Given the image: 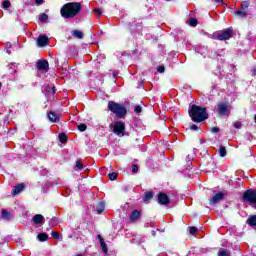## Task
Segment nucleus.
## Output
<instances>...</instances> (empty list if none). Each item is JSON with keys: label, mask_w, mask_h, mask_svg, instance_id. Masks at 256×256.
<instances>
[{"label": "nucleus", "mask_w": 256, "mask_h": 256, "mask_svg": "<svg viewBox=\"0 0 256 256\" xmlns=\"http://www.w3.org/2000/svg\"><path fill=\"white\" fill-rule=\"evenodd\" d=\"M108 177L110 181H115V179H117V173H109Z\"/></svg>", "instance_id": "f704fd0d"}, {"label": "nucleus", "mask_w": 256, "mask_h": 256, "mask_svg": "<svg viewBox=\"0 0 256 256\" xmlns=\"http://www.w3.org/2000/svg\"><path fill=\"white\" fill-rule=\"evenodd\" d=\"M53 239H59V232H52Z\"/></svg>", "instance_id": "79ce46f5"}, {"label": "nucleus", "mask_w": 256, "mask_h": 256, "mask_svg": "<svg viewBox=\"0 0 256 256\" xmlns=\"http://www.w3.org/2000/svg\"><path fill=\"white\" fill-rule=\"evenodd\" d=\"M189 115L194 123H201L205 121V119H209L207 109L197 105H192L191 109L189 110Z\"/></svg>", "instance_id": "f257e3e1"}, {"label": "nucleus", "mask_w": 256, "mask_h": 256, "mask_svg": "<svg viewBox=\"0 0 256 256\" xmlns=\"http://www.w3.org/2000/svg\"><path fill=\"white\" fill-rule=\"evenodd\" d=\"M32 222L34 225H43V223H45V217L41 214H36L33 216Z\"/></svg>", "instance_id": "f8f14e48"}, {"label": "nucleus", "mask_w": 256, "mask_h": 256, "mask_svg": "<svg viewBox=\"0 0 256 256\" xmlns=\"http://www.w3.org/2000/svg\"><path fill=\"white\" fill-rule=\"evenodd\" d=\"M211 131H212L213 133H219V129H218L217 127H213V128L211 129Z\"/></svg>", "instance_id": "a18cd8bd"}, {"label": "nucleus", "mask_w": 256, "mask_h": 256, "mask_svg": "<svg viewBox=\"0 0 256 256\" xmlns=\"http://www.w3.org/2000/svg\"><path fill=\"white\" fill-rule=\"evenodd\" d=\"M23 189H25V185L23 184L16 185L12 190V195H19V193H21Z\"/></svg>", "instance_id": "f3484780"}, {"label": "nucleus", "mask_w": 256, "mask_h": 256, "mask_svg": "<svg viewBox=\"0 0 256 256\" xmlns=\"http://www.w3.org/2000/svg\"><path fill=\"white\" fill-rule=\"evenodd\" d=\"M216 111L220 117H225V115L231 113V107L227 102H220L216 106Z\"/></svg>", "instance_id": "39448f33"}, {"label": "nucleus", "mask_w": 256, "mask_h": 256, "mask_svg": "<svg viewBox=\"0 0 256 256\" xmlns=\"http://www.w3.org/2000/svg\"><path fill=\"white\" fill-rule=\"evenodd\" d=\"M241 8L243 9V11H245V9L249 8V2L248 1H243L241 4Z\"/></svg>", "instance_id": "473e14b6"}, {"label": "nucleus", "mask_w": 256, "mask_h": 256, "mask_svg": "<svg viewBox=\"0 0 256 256\" xmlns=\"http://www.w3.org/2000/svg\"><path fill=\"white\" fill-rule=\"evenodd\" d=\"M251 72H252V75L255 76L256 75V67H253Z\"/></svg>", "instance_id": "49530a36"}, {"label": "nucleus", "mask_w": 256, "mask_h": 256, "mask_svg": "<svg viewBox=\"0 0 256 256\" xmlns=\"http://www.w3.org/2000/svg\"><path fill=\"white\" fill-rule=\"evenodd\" d=\"M134 111H135V113H141V111H142L141 106H136Z\"/></svg>", "instance_id": "37998d69"}, {"label": "nucleus", "mask_w": 256, "mask_h": 256, "mask_svg": "<svg viewBox=\"0 0 256 256\" xmlns=\"http://www.w3.org/2000/svg\"><path fill=\"white\" fill-rule=\"evenodd\" d=\"M225 197V194L222 192L216 193L211 199H210V205H217V203L223 201Z\"/></svg>", "instance_id": "1a4fd4ad"}, {"label": "nucleus", "mask_w": 256, "mask_h": 256, "mask_svg": "<svg viewBox=\"0 0 256 256\" xmlns=\"http://www.w3.org/2000/svg\"><path fill=\"white\" fill-rule=\"evenodd\" d=\"M38 240L43 242V241H47V239H49V236L47 235V233H40L37 236Z\"/></svg>", "instance_id": "412c9836"}, {"label": "nucleus", "mask_w": 256, "mask_h": 256, "mask_svg": "<svg viewBox=\"0 0 256 256\" xmlns=\"http://www.w3.org/2000/svg\"><path fill=\"white\" fill-rule=\"evenodd\" d=\"M48 119H49V121H51V123H57V121H59V115H57L53 111H50L48 113Z\"/></svg>", "instance_id": "2eb2a0df"}, {"label": "nucleus", "mask_w": 256, "mask_h": 256, "mask_svg": "<svg viewBox=\"0 0 256 256\" xmlns=\"http://www.w3.org/2000/svg\"><path fill=\"white\" fill-rule=\"evenodd\" d=\"M108 109L111 111V113H114L116 117H119V119L127 115V108H125V105L116 103L114 101L108 102Z\"/></svg>", "instance_id": "7ed1b4c3"}, {"label": "nucleus", "mask_w": 256, "mask_h": 256, "mask_svg": "<svg viewBox=\"0 0 256 256\" xmlns=\"http://www.w3.org/2000/svg\"><path fill=\"white\" fill-rule=\"evenodd\" d=\"M200 143H201V145H203L205 143V139L200 138Z\"/></svg>", "instance_id": "8fccbe9b"}, {"label": "nucleus", "mask_w": 256, "mask_h": 256, "mask_svg": "<svg viewBox=\"0 0 256 256\" xmlns=\"http://www.w3.org/2000/svg\"><path fill=\"white\" fill-rule=\"evenodd\" d=\"M36 67L39 71H49V62L47 60H38Z\"/></svg>", "instance_id": "6e6552de"}, {"label": "nucleus", "mask_w": 256, "mask_h": 256, "mask_svg": "<svg viewBox=\"0 0 256 256\" xmlns=\"http://www.w3.org/2000/svg\"><path fill=\"white\" fill-rule=\"evenodd\" d=\"M157 71L158 73H165V66H158Z\"/></svg>", "instance_id": "a19ab883"}, {"label": "nucleus", "mask_w": 256, "mask_h": 256, "mask_svg": "<svg viewBox=\"0 0 256 256\" xmlns=\"http://www.w3.org/2000/svg\"><path fill=\"white\" fill-rule=\"evenodd\" d=\"M113 133H115V135H118V137H125V122L118 121L114 123Z\"/></svg>", "instance_id": "0eeeda50"}, {"label": "nucleus", "mask_w": 256, "mask_h": 256, "mask_svg": "<svg viewBox=\"0 0 256 256\" xmlns=\"http://www.w3.org/2000/svg\"><path fill=\"white\" fill-rule=\"evenodd\" d=\"M247 223H248V225H250V227H255L256 226V215L249 217L247 219Z\"/></svg>", "instance_id": "aec40b11"}, {"label": "nucleus", "mask_w": 256, "mask_h": 256, "mask_svg": "<svg viewBox=\"0 0 256 256\" xmlns=\"http://www.w3.org/2000/svg\"><path fill=\"white\" fill-rule=\"evenodd\" d=\"M190 129H191V131H199L200 127L197 126V125H195V124H192V125L190 126Z\"/></svg>", "instance_id": "e433bc0d"}, {"label": "nucleus", "mask_w": 256, "mask_h": 256, "mask_svg": "<svg viewBox=\"0 0 256 256\" xmlns=\"http://www.w3.org/2000/svg\"><path fill=\"white\" fill-rule=\"evenodd\" d=\"M197 53H200V55H207V48L202 47L200 49H196Z\"/></svg>", "instance_id": "7c9ffc66"}, {"label": "nucleus", "mask_w": 256, "mask_h": 256, "mask_svg": "<svg viewBox=\"0 0 256 256\" xmlns=\"http://www.w3.org/2000/svg\"><path fill=\"white\" fill-rule=\"evenodd\" d=\"M78 131H81V132L87 131V125L85 124L78 125Z\"/></svg>", "instance_id": "72a5a7b5"}, {"label": "nucleus", "mask_w": 256, "mask_h": 256, "mask_svg": "<svg viewBox=\"0 0 256 256\" xmlns=\"http://www.w3.org/2000/svg\"><path fill=\"white\" fill-rule=\"evenodd\" d=\"M197 23H198L197 18H191L189 20L190 27H197Z\"/></svg>", "instance_id": "bb28decb"}, {"label": "nucleus", "mask_w": 256, "mask_h": 256, "mask_svg": "<svg viewBox=\"0 0 256 256\" xmlns=\"http://www.w3.org/2000/svg\"><path fill=\"white\" fill-rule=\"evenodd\" d=\"M57 89H55V86H46L45 90H44V95L45 97H48L49 93H51L52 95H55Z\"/></svg>", "instance_id": "dca6fc26"}, {"label": "nucleus", "mask_w": 256, "mask_h": 256, "mask_svg": "<svg viewBox=\"0 0 256 256\" xmlns=\"http://www.w3.org/2000/svg\"><path fill=\"white\" fill-rule=\"evenodd\" d=\"M254 121H255V123H256V114H255V116H254Z\"/></svg>", "instance_id": "864d4df0"}, {"label": "nucleus", "mask_w": 256, "mask_h": 256, "mask_svg": "<svg viewBox=\"0 0 256 256\" xmlns=\"http://www.w3.org/2000/svg\"><path fill=\"white\" fill-rule=\"evenodd\" d=\"M97 239L100 242V245L102 247V251L105 255H107V253H109V250L107 249V244L105 243V240H103V237L101 236V234L97 235Z\"/></svg>", "instance_id": "ddd939ff"}, {"label": "nucleus", "mask_w": 256, "mask_h": 256, "mask_svg": "<svg viewBox=\"0 0 256 256\" xmlns=\"http://www.w3.org/2000/svg\"><path fill=\"white\" fill-rule=\"evenodd\" d=\"M218 256H231V255H229V253H228L227 251L222 250V251H220V252L218 253Z\"/></svg>", "instance_id": "58836bf2"}, {"label": "nucleus", "mask_w": 256, "mask_h": 256, "mask_svg": "<svg viewBox=\"0 0 256 256\" xmlns=\"http://www.w3.org/2000/svg\"><path fill=\"white\" fill-rule=\"evenodd\" d=\"M48 19H49V16L47 14L43 13V14H40L39 16L40 23H47Z\"/></svg>", "instance_id": "4be33fe9"}, {"label": "nucleus", "mask_w": 256, "mask_h": 256, "mask_svg": "<svg viewBox=\"0 0 256 256\" xmlns=\"http://www.w3.org/2000/svg\"><path fill=\"white\" fill-rule=\"evenodd\" d=\"M96 211H97L98 215H101V213H103V211H105V202L98 203V205L96 207Z\"/></svg>", "instance_id": "6ab92c4d"}, {"label": "nucleus", "mask_w": 256, "mask_h": 256, "mask_svg": "<svg viewBox=\"0 0 256 256\" xmlns=\"http://www.w3.org/2000/svg\"><path fill=\"white\" fill-rule=\"evenodd\" d=\"M11 7V2L9 0L2 1V9H9Z\"/></svg>", "instance_id": "393cba45"}, {"label": "nucleus", "mask_w": 256, "mask_h": 256, "mask_svg": "<svg viewBox=\"0 0 256 256\" xmlns=\"http://www.w3.org/2000/svg\"><path fill=\"white\" fill-rule=\"evenodd\" d=\"M137 171H139V166H137V164H133L132 165V173H137Z\"/></svg>", "instance_id": "4c0bfd02"}, {"label": "nucleus", "mask_w": 256, "mask_h": 256, "mask_svg": "<svg viewBox=\"0 0 256 256\" xmlns=\"http://www.w3.org/2000/svg\"><path fill=\"white\" fill-rule=\"evenodd\" d=\"M72 35L74 37H76L77 39H83V32L79 31V30H74L72 32Z\"/></svg>", "instance_id": "5701e85b"}, {"label": "nucleus", "mask_w": 256, "mask_h": 256, "mask_svg": "<svg viewBox=\"0 0 256 256\" xmlns=\"http://www.w3.org/2000/svg\"><path fill=\"white\" fill-rule=\"evenodd\" d=\"M149 199H153V192H146L144 194L143 201H149Z\"/></svg>", "instance_id": "a878e982"}, {"label": "nucleus", "mask_w": 256, "mask_h": 256, "mask_svg": "<svg viewBox=\"0 0 256 256\" xmlns=\"http://www.w3.org/2000/svg\"><path fill=\"white\" fill-rule=\"evenodd\" d=\"M81 11V4L77 2L67 3L65 4L60 13L64 17V19H71V17H75Z\"/></svg>", "instance_id": "f03ea898"}, {"label": "nucleus", "mask_w": 256, "mask_h": 256, "mask_svg": "<svg viewBox=\"0 0 256 256\" xmlns=\"http://www.w3.org/2000/svg\"><path fill=\"white\" fill-rule=\"evenodd\" d=\"M189 233L190 235H195V233H197V228L192 226L189 228Z\"/></svg>", "instance_id": "c9c22d12"}, {"label": "nucleus", "mask_w": 256, "mask_h": 256, "mask_svg": "<svg viewBox=\"0 0 256 256\" xmlns=\"http://www.w3.org/2000/svg\"><path fill=\"white\" fill-rule=\"evenodd\" d=\"M13 215H11V212H9L7 209H2L1 211V219H4L5 221H11Z\"/></svg>", "instance_id": "4468645a"}, {"label": "nucleus", "mask_w": 256, "mask_h": 256, "mask_svg": "<svg viewBox=\"0 0 256 256\" xmlns=\"http://www.w3.org/2000/svg\"><path fill=\"white\" fill-rule=\"evenodd\" d=\"M94 13L96 17H101V15H103V10H101V8H95Z\"/></svg>", "instance_id": "c756f323"}, {"label": "nucleus", "mask_w": 256, "mask_h": 256, "mask_svg": "<svg viewBox=\"0 0 256 256\" xmlns=\"http://www.w3.org/2000/svg\"><path fill=\"white\" fill-rule=\"evenodd\" d=\"M6 52L8 53V55H11V48H6Z\"/></svg>", "instance_id": "de8ad7c7"}, {"label": "nucleus", "mask_w": 256, "mask_h": 256, "mask_svg": "<svg viewBox=\"0 0 256 256\" xmlns=\"http://www.w3.org/2000/svg\"><path fill=\"white\" fill-rule=\"evenodd\" d=\"M233 35V30L231 28H227L219 33H214L212 35V39H216L217 41H228L230 37Z\"/></svg>", "instance_id": "20e7f679"}, {"label": "nucleus", "mask_w": 256, "mask_h": 256, "mask_svg": "<svg viewBox=\"0 0 256 256\" xmlns=\"http://www.w3.org/2000/svg\"><path fill=\"white\" fill-rule=\"evenodd\" d=\"M235 15H238L239 17H247V12L238 10L235 12Z\"/></svg>", "instance_id": "2f4dec72"}, {"label": "nucleus", "mask_w": 256, "mask_h": 256, "mask_svg": "<svg viewBox=\"0 0 256 256\" xmlns=\"http://www.w3.org/2000/svg\"><path fill=\"white\" fill-rule=\"evenodd\" d=\"M157 234V232L155 230L152 231V235L153 237H155V235Z\"/></svg>", "instance_id": "603ef678"}, {"label": "nucleus", "mask_w": 256, "mask_h": 256, "mask_svg": "<svg viewBox=\"0 0 256 256\" xmlns=\"http://www.w3.org/2000/svg\"><path fill=\"white\" fill-rule=\"evenodd\" d=\"M37 45L38 47H45L46 45H49V38L45 35H40L37 39Z\"/></svg>", "instance_id": "9d476101"}, {"label": "nucleus", "mask_w": 256, "mask_h": 256, "mask_svg": "<svg viewBox=\"0 0 256 256\" xmlns=\"http://www.w3.org/2000/svg\"><path fill=\"white\" fill-rule=\"evenodd\" d=\"M59 140L61 143H66L67 142V135L64 133L59 134Z\"/></svg>", "instance_id": "cd10ccee"}, {"label": "nucleus", "mask_w": 256, "mask_h": 256, "mask_svg": "<svg viewBox=\"0 0 256 256\" xmlns=\"http://www.w3.org/2000/svg\"><path fill=\"white\" fill-rule=\"evenodd\" d=\"M133 241H135L136 243H143V239L142 240H139V238L138 237H135L134 239H133Z\"/></svg>", "instance_id": "c03bdc74"}, {"label": "nucleus", "mask_w": 256, "mask_h": 256, "mask_svg": "<svg viewBox=\"0 0 256 256\" xmlns=\"http://www.w3.org/2000/svg\"><path fill=\"white\" fill-rule=\"evenodd\" d=\"M219 156L220 157H226L227 156V149L225 148V146H220Z\"/></svg>", "instance_id": "b1692460"}, {"label": "nucleus", "mask_w": 256, "mask_h": 256, "mask_svg": "<svg viewBox=\"0 0 256 256\" xmlns=\"http://www.w3.org/2000/svg\"><path fill=\"white\" fill-rule=\"evenodd\" d=\"M141 217V213L137 210H134L130 215V221H137Z\"/></svg>", "instance_id": "a211bd4d"}, {"label": "nucleus", "mask_w": 256, "mask_h": 256, "mask_svg": "<svg viewBox=\"0 0 256 256\" xmlns=\"http://www.w3.org/2000/svg\"><path fill=\"white\" fill-rule=\"evenodd\" d=\"M242 199L245 203H249L250 205H256V191L247 190L246 192H244Z\"/></svg>", "instance_id": "423d86ee"}, {"label": "nucleus", "mask_w": 256, "mask_h": 256, "mask_svg": "<svg viewBox=\"0 0 256 256\" xmlns=\"http://www.w3.org/2000/svg\"><path fill=\"white\" fill-rule=\"evenodd\" d=\"M1 85H2V84H1V82H0V89H1Z\"/></svg>", "instance_id": "5fc2aeb1"}, {"label": "nucleus", "mask_w": 256, "mask_h": 256, "mask_svg": "<svg viewBox=\"0 0 256 256\" xmlns=\"http://www.w3.org/2000/svg\"><path fill=\"white\" fill-rule=\"evenodd\" d=\"M233 126L235 127V129H241V122L237 121V122H234Z\"/></svg>", "instance_id": "ea45409f"}, {"label": "nucleus", "mask_w": 256, "mask_h": 256, "mask_svg": "<svg viewBox=\"0 0 256 256\" xmlns=\"http://www.w3.org/2000/svg\"><path fill=\"white\" fill-rule=\"evenodd\" d=\"M83 169V163L81 160L76 161V171H81Z\"/></svg>", "instance_id": "c85d7f7f"}, {"label": "nucleus", "mask_w": 256, "mask_h": 256, "mask_svg": "<svg viewBox=\"0 0 256 256\" xmlns=\"http://www.w3.org/2000/svg\"><path fill=\"white\" fill-rule=\"evenodd\" d=\"M37 5H41L43 3V0H36Z\"/></svg>", "instance_id": "09e8293b"}, {"label": "nucleus", "mask_w": 256, "mask_h": 256, "mask_svg": "<svg viewBox=\"0 0 256 256\" xmlns=\"http://www.w3.org/2000/svg\"><path fill=\"white\" fill-rule=\"evenodd\" d=\"M7 49H11V43H7Z\"/></svg>", "instance_id": "3c124183"}, {"label": "nucleus", "mask_w": 256, "mask_h": 256, "mask_svg": "<svg viewBox=\"0 0 256 256\" xmlns=\"http://www.w3.org/2000/svg\"><path fill=\"white\" fill-rule=\"evenodd\" d=\"M158 203L160 205H169V196L165 193L158 194Z\"/></svg>", "instance_id": "9b49d317"}]
</instances>
